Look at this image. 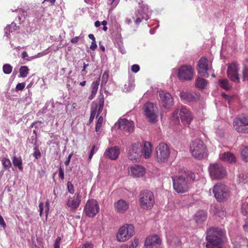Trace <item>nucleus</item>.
<instances>
[{"instance_id":"f257e3e1","label":"nucleus","mask_w":248,"mask_h":248,"mask_svg":"<svg viewBox=\"0 0 248 248\" xmlns=\"http://www.w3.org/2000/svg\"><path fill=\"white\" fill-rule=\"evenodd\" d=\"M152 152V145L148 141L136 142L132 143L127 151V157L133 163L139 162L143 156L149 158Z\"/></svg>"},{"instance_id":"f03ea898","label":"nucleus","mask_w":248,"mask_h":248,"mask_svg":"<svg viewBox=\"0 0 248 248\" xmlns=\"http://www.w3.org/2000/svg\"><path fill=\"white\" fill-rule=\"evenodd\" d=\"M171 178L174 190L178 193H184L188 191L190 182L195 180V175L191 171H185Z\"/></svg>"},{"instance_id":"7ed1b4c3","label":"nucleus","mask_w":248,"mask_h":248,"mask_svg":"<svg viewBox=\"0 0 248 248\" xmlns=\"http://www.w3.org/2000/svg\"><path fill=\"white\" fill-rule=\"evenodd\" d=\"M226 233L217 228H211L206 231V248H222L223 244L226 241Z\"/></svg>"},{"instance_id":"20e7f679","label":"nucleus","mask_w":248,"mask_h":248,"mask_svg":"<svg viewBox=\"0 0 248 248\" xmlns=\"http://www.w3.org/2000/svg\"><path fill=\"white\" fill-rule=\"evenodd\" d=\"M190 151L192 155L196 159H201L207 156L206 147L200 140H196L192 142Z\"/></svg>"},{"instance_id":"39448f33","label":"nucleus","mask_w":248,"mask_h":248,"mask_svg":"<svg viewBox=\"0 0 248 248\" xmlns=\"http://www.w3.org/2000/svg\"><path fill=\"white\" fill-rule=\"evenodd\" d=\"M139 200L141 207L144 209H151L155 203L153 193L147 190L143 191L140 193Z\"/></svg>"},{"instance_id":"423d86ee","label":"nucleus","mask_w":248,"mask_h":248,"mask_svg":"<svg viewBox=\"0 0 248 248\" xmlns=\"http://www.w3.org/2000/svg\"><path fill=\"white\" fill-rule=\"evenodd\" d=\"M135 228L131 224H125L121 227L118 230L116 235L118 241L125 242L129 240L134 234Z\"/></svg>"},{"instance_id":"0eeeda50","label":"nucleus","mask_w":248,"mask_h":248,"mask_svg":"<svg viewBox=\"0 0 248 248\" xmlns=\"http://www.w3.org/2000/svg\"><path fill=\"white\" fill-rule=\"evenodd\" d=\"M213 192L215 198L219 202H223L230 196L229 187L222 183H217L214 186Z\"/></svg>"},{"instance_id":"6e6552de","label":"nucleus","mask_w":248,"mask_h":248,"mask_svg":"<svg viewBox=\"0 0 248 248\" xmlns=\"http://www.w3.org/2000/svg\"><path fill=\"white\" fill-rule=\"evenodd\" d=\"M233 127L238 133H248V116L242 115L237 117L233 121Z\"/></svg>"},{"instance_id":"1a4fd4ad","label":"nucleus","mask_w":248,"mask_h":248,"mask_svg":"<svg viewBox=\"0 0 248 248\" xmlns=\"http://www.w3.org/2000/svg\"><path fill=\"white\" fill-rule=\"evenodd\" d=\"M208 170L211 177L214 179H222L227 175L225 168L218 163L210 164L208 167Z\"/></svg>"},{"instance_id":"9d476101","label":"nucleus","mask_w":248,"mask_h":248,"mask_svg":"<svg viewBox=\"0 0 248 248\" xmlns=\"http://www.w3.org/2000/svg\"><path fill=\"white\" fill-rule=\"evenodd\" d=\"M145 115L149 121L155 123L157 121L158 110L157 106L151 102H147L144 105Z\"/></svg>"},{"instance_id":"9b49d317","label":"nucleus","mask_w":248,"mask_h":248,"mask_svg":"<svg viewBox=\"0 0 248 248\" xmlns=\"http://www.w3.org/2000/svg\"><path fill=\"white\" fill-rule=\"evenodd\" d=\"M155 155L158 161L165 162L170 155V150L166 143H160L155 148Z\"/></svg>"},{"instance_id":"f8f14e48","label":"nucleus","mask_w":248,"mask_h":248,"mask_svg":"<svg viewBox=\"0 0 248 248\" xmlns=\"http://www.w3.org/2000/svg\"><path fill=\"white\" fill-rule=\"evenodd\" d=\"M178 77L182 81L191 80L193 77V69L190 65H182L178 69Z\"/></svg>"},{"instance_id":"ddd939ff","label":"nucleus","mask_w":248,"mask_h":248,"mask_svg":"<svg viewBox=\"0 0 248 248\" xmlns=\"http://www.w3.org/2000/svg\"><path fill=\"white\" fill-rule=\"evenodd\" d=\"M99 206L98 202L95 200H89L87 202L85 207L84 212L89 217L95 216L98 212Z\"/></svg>"},{"instance_id":"4468645a","label":"nucleus","mask_w":248,"mask_h":248,"mask_svg":"<svg viewBox=\"0 0 248 248\" xmlns=\"http://www.w3.org/2000/svg\"><path fill=\"white\" fill-rule=\"evenodd\" d=\"M104 105V98L103 93H101L98 97V105L96 103H93L91 108V113L90 117V122H92L97 111L98 115L102 111Z\"/></svg>"},{"instance_id":"2eb2a0df","label":"nucleus","mask_w":248,"mask_h":248,"mask_svg":"<svg viewBox=\"0 0 248 248\" xmlns=\"http://www.w3.org/2000/svg\"><path fill=\"white\" fill-rule=\"evenodd\" d=\"M160 103L162 107L169 109L173 105V99L171 95L164 91H160L159 93Z\"/></svg>"},{"instance_id":"dca6fc26","label":"nucleus","mask_w":248,"mask_h":248,"mask_svg":"<svg viewBox=\"0 0 248 248\" xmlns=\"http://www.w3.org/2000/svg\"><path fill=\"white\" fill-rule=\"evenodd\" d=\"M210 67L208 65V60L205 57L201 58L198 63L197 71L198 73L202 76L207 78L209 76L208 71Z\"/></svg>"},{"instance_id":"f3484780","label":"nucleus","mask_w":248,"mask_h":248,"mask_svg":"<svg viewBox=\"0 0 248 248\" xmlns=\"http://www.w3.org/2000/svg\"><path fill=\"white\" fill-rule=\"evenodd\" d=\"M161 244V240L157 235L148 236L145 239L144 246L145 248H159Z\"/></svg>"},{"instance_id":"a211bd4d","label":"nucleus","mask_w":248,"mask_h":248,"mask_svg":"<svg viewBox=\"0 0 248 248\" xmlns=\"http://www.w3.org/2000/svg\"><path fill=\"white\" fill-rule=\"evenodd\" d=\"M179 116L182 123L184 125H188L193 119L191 112L185 107L181 108Z\"/></svg>"},{"instance_id":"6ab92c4d","label":"nucleus","mask_w":248,"mask_h":248,"mask_svg":"<svg viewBox=\"0 0 248 248\" xmlns=\"http://www.w3.org/2000/svg\"><path fill=\"white\" fill-rule=\"evenodd\" d=\"M80 202L81 199L79 193L77 192L73 197L68 198L66 202V204L72 211H74L78 207Z\"/></svg>"},{"instance_id":"aec40b11","label":"nucleus","mask_w":248,"mask_h":248,"mask_svg":"<svg viewBox=\"0 0 248 248\" xmlns=\"http://www.w3.org/2000/svg\"><path fill=\"white\" fill-rule=\"evenodd\" d=\"M180 97L182 101L186 103L197 101L200 97V94L190 92H182L180 93Z\"/></svg>"},{"instance_id":"412c9836","label":"nucleus","mask_w":248,"mask_h":248,"mask_svg":"<svg viewBox=\"0 0 248 248\" xmlns=\"http://www.w3.org/2000/svg\"><path fill=\"white\" fill-rule=\"evenodd\" d=\"M227 76L231 80L235 82H238L239 81L238 68L236 64L232 63L229 65L227 70Z\"/></svg>"},{"instance_id":"4be33fe9","label":"nucleus","mask_w":248,"mask_h":248,"mask_svg":"<svg viewBox=\"0 0 248 248\" xmlns=\"http://www.w3.org/2000/svg\"><path fill=\"white\" fill-rule=\"evenodd\" d=\"M145 169L139 165L131 166L129 169V174L133 177H140L144 175Z\"/></svg>"},{"instance_id":"5701e85b","label":"nucleus","mask_w":248,"mask_h":248,"mask_svg":"<svg viewBox=\"0 0 248 248\" xmlns=\"http://www.w3.org/2000/svg\"><path fill=\"white\" fill-rule=\"evenodd\" d=\"M118 127L121 130L130 132L133 131L134 124L132 121L122 119L118 121Z\"/></svg>"},{"instance_id":"b1692460","label":"nucleus","mask_w":248,"mask_h":248,"mask_svg":"<svg viewBox=\"0 0 248 248\" xmlns=\"http://www.w3.org/2000/svg\"><path fill=\"white\" fill-rule=\"evenodd\" d=\"M115 210L119 213H124L129 208V203L124 200H119L114 204Z\"/></svg>"},{"instance_id":"393cba45","label":"nucleus","mask_w":248,"mask_h":248,"mask_svg":"<svg viewBox=\"0 0 248 248\" xmlns=\"http://www.w3.org/2000/svg\"><path fill=\"white\" fill-rule=\"evenodd\" d=\"M119 154L120 149L117 146L109 148L105 153V155L112 160L116 159Z\"/></svg>"},{"instance_id":"a878e982","label":"nucleus","mask_w":248,"mask_h":248,"mask_svg":"<svg viewBox=\"0 0 248 248\" xmlns=\"http://www.w3.org/2000/svg\"><path fill=\"white\" fill-rule=\"evenodd\" d=\"M219 157L221 160L229 163H234L236 160L234 155L229 152L220 154Z\"/></svg>"},{"instance_id":"bb28decb","label":"nucleus","mask_w":248,"mask_h":248,"mask_svg":"<svg viewBox=\"0 0 248 248\" xmlns=\"http://www.w3.org/2000/svg\"><path fill=\"white\" fill-rule=\"evenodd\" d=\"M194 218L198 224H201L206 219L207 214L204 211H200L195 214Z\"/></svg>"},{"instance_id":"cd10ccee","label":"nucleus","mask_w":248,"mask_h":248,"mask_svg":"<svg viewBox=\"0 0 248 248\" xmlns=\"http://www.w3.org/2000/svg\"><path fill=\"white\" fill-rule=\"evenodd\" d=\"M99 85V80H96L92 83L91 85V94L89 97V99L92 100L94 98L97 92Z\"/></svg>"},{"instance_id":"c85d7f7f","label":"nucleus","mask_w":248,"mask_h":248,"mask_svg":"<svg viewBox=\"0 0 248 248\" xmlns=\"http://www.w3.org/2000/svg\"><path fill=\"white\" fill-rule=\"evenodd\" d=\"M207 83L208 82L207 80L205 79L201 78H198L196 80L195 85L196 87L202 89L205 88Z\"/></svg>"},{"instance_id":"c756f323","label":"nucleus","mask_w":248,"mask_h":248,"mask_svg":"<svg viewBox=\"0 0 248 248\" xmlns=\"http://www.w3.org/2000/svg\"><path fill=\"white\" fill-rule=\"evenodd\" d=\"M12 161L15 167H17L19 170H22V161L20 157H17L16 156H13L12 158Z\"/></svg>"},{"instance_id":"7c9ffc66","label":"nucleus","mask_w":248,"mask_h":248,"mask_svg":"<svg viewBox=\"0 0 248 248\" xmlns=\"http://www.w3.org/2000/svg\"><path fill=\"white\" fill-rule=\"evenodd\" d=\"M212 208H215V214L217 215L218 216L223 217L226 215V212L224 209L221 206H213Z\"/></svg>"},{"instance_id":"2f4dec72","label":"nucleus","mask_w":248,"mask_h":248,"mask_svg":"<svg viewBox=\"0 0 248 248\" xmlns=\"http://www.w3.org/2000/svg\"><path fill=\"white\" fill-rule=\"evenodd\" d=\"M241 212L244 215L248 213V197L242 201Z\"/></svg>"},{"instance_id":"473e14b6","label":"nucleus","mask_w":248,"mask_h":248,"mask_svg":"<svg viewBox=\"0 0 248 248\" xmlns=\"http://www.w3.org/2000/svg\"><path fill=\"white\" fill-rule=\"evenodd\" d=\"M241 155L244 161L248 162V146L242 148L241 149Z\"/></svg>"},{"instance_id":"72a5a7b5","label":"nucleus","mask_w":248,"mask_h":248,"mask_svg":"<svg viewBox=\"0 0 248 248\" xmlns=\"http://www.w3.org/2000/svg\"><path fill=\"white\" fill-rule=\"evenodd\" d=\"M219 82L220 86L224 89L227 91L231 89V85L229 84L227 79H220Z\"/></svg>"},{"instance_id":"f704fd0d","label":"nucleus","mask_w":248,"mask_h":248,"mask_svg":"<svg viewBox=\"0 0 248 248\" xmlns=\"http://www.w3.org/2000/svg\"><path fill=\"white\" fill-rule=\"evenodd\" d=\"M29 69L26 66H22L19 69L20 76L22 78L27 77L29 74Z\"/></svg>"},{"instance_id":"c9c22d12","label":"nucleus","mask_w":248,"mask_h":248,"mask_svg":"<svg viewBox=\"0 0 248 248\" xmlns=\"http://www.w3.org/2000/svg\"><path fill=\"white\" fill-rule=\"evenodd\" d=\"M1 163L3 167L5 170H8L12 166L11 162L8 158H3L1 160Z\"/></svg>"},{"instance_id":"e433bc0d","label":"nucleus","mask_w":248,"mask_h":248,"mask_svg":"<svg viewBox=\"0 0 248 248\" xmlns=\"http://www.w3.org/2000/svg\"><path fill=\"white\" fill-rule=\"evenodd\" d=\"M237 181L239 184H244L247 182V176L243 173H239L238 175Z\"/></svg>"},{"instance_id":"4c0bfd02","label":"nucleus","mask_w":248,"mask_h":248,"mask_svg":"<svg viewBox=\"0 0 248 248\" xmlns=\"http://www.w3.org/2000/svg\"><path fill=\"white\" fill-rule=\"evenodd\" d=\"M12 66L9 64H5L3 66V71L5 74H9L12 72Z\"/></svg>"},{"instance_id":"58836bf2","label":"nucleus","mask_w":248,"mask_h":248,"mask_svg":"<svg viewBox=\"0 0 248 248\" xmlns=\"http://www.w3.org/2000/svg\"><path fill=\"white\" fill-rule=\"evenodd\" d=\"M103 118L102 116H100L98 119L95 126V130L96 132L100 130L103 123Z\"/></svg>"},{"instance_id":"ea45409f","label":"nucleus","mask_w":248,"mask_h":248,"mask_svg":"<svg viewBox=\"0 0 248 248\" xmlns=\"http://www.w3.org/2000/svg\"><path fill=\"white\" fill-rule=\"evenodd\" d=\"M139 244V239L138 238H134L131 242V243L128 245L129 248H136Z\"/></svg>"},{"instance_id":"a19ab883","label":"nucleus","mask_w":248,"mask_h":248,"mask_svg":"<svg viewBox=\"0 0 248 248\" xmlns=\"http://www.w3.org/2000/svg\"><path fill=\"white\" fill-rule=\"evenodd\" d=\"M67 188L68 192L70 193L73 194L74 193L75 190H74L73 185L70 181H68L67 183Z\"/></svg>"},{"instance_id":"79ce46f5","label":"nucleus","mask_w":248,"mask_h":248,"mask_svg":"<svg viewBox=\"0 0 248 248\" xmlns=\"http://www.w3.org/2000/svg\"><path fill=\"white\" fill-rule=\"evenodd\" d=\"M25 85L26 84L24 82L18 83L16 86V91H22L24 89Z\"/></svg>"},{"instance_id":"37998d69","label":"nucleus","mask_w":248,"mask_h":248,"mask_svg":"<svg viewBox=\"0 0 248 248\" xmlns=\"http://www.w3.org/2000/svg\"><path fill=\"white\" fill-rule=\"evenodd\" d=\"M33 155L36 159L39 158L41 156V153L37 148H34V152L33 154Z\"/></svg>"},{"instance_id":"c03bdc74","label":"nucleus","mask_w":248,"mask_h":248,"mask_svg":"<svg viewBox=\"0 0 248 248\" xmlns=\"http://www.w3.org/2000/svg\"><path fill=\"white\" fill-rule=\"evenodd\" d=\"M61 240V238L60 237H58L55 241V243L54 245V248H60V244Z\"/></svg>"},{"instance_id":"a18cd8bd","label":"nucleus","mask_w":248,"mask_h":248,"mask_svg":"<svg viewBox=\"0 0 248 248\" xmlns=\"http://www.w3.org/2000/svg\"><path fill=\"white\" fill-rule=\"evenodd\" d=\"M131 70L134 73H137L140 70V66L138 64H133L131 67Z\"/></svg>"},{"instance_id":"49530a36","label":"nucleus","mask_w":248,"mask_h":248,"mask_svg":"<svg viewBox=\"0 0 248 248\" xmlns=\"http://www.w3.org/2000/svg\"><path fill=\"white\" fill-rule=\"evenodd\" d=\"M45 204H46V207L45 212H46V217H47L48 214L49 210V201L48 200H46V202Z\"/></svg>"},{"instance_id":"de8ad7c7","label":"nucleus","mask_w":248,"mask_h":248,"mask_svg":"<svg viewBox=\"0 0 248 248\" xmlns=\"http://www.w3.org/2000/svg\"><path fill=\"white\" fill-rule=\"evenodd\" d=\"M10 27L11 32H12L13 31H16L17 29V27L16 23L13 22L9 26Z\"/></svg>"},{"instance_id":"09e8293b","label":"nucleus","mask_w":248,"mask_h":248,"mask_svg":"<svg viewBox=\"0 0 248 248\" xmlns=\"http://www.w3.org/2000/svg\"><path fill=\"white\" fill-rule=\"evenodd\" d=\"M4 32H5V36H6L7 37H9V36L10 35V33L11 32L10 27H9V26H7L4 29Z\"/></svg>"},{"instance_id":"8fccbe9b","label":"nucleus","mask_w":248,"mask_h":248,"mask_svg":"<svg viewBox=\"0 0 248 248\" xmlns=\"http://www.w3.org/2000/svg\"><path fill=\"white\" fill-rule=\"evenodd\" d=\"M59 176L61 179H64V171L61 167H60L59 170Z\"/></svg>"},{"instance_id":"3c124183","label":"nucleus","mask_w":248,"mask_h":248,"mask_svg":"<svg viewBox=\"0 0 248 248\" xmlns=\"http://www.w3.org/2000/svg\"><path fill=\"white\" fill-rule=\"evenodd\" d=\"M39 214L40 216H42L43 213V209H44V204L43 202H40L39 204Z\"/></svg>"},{"instance_id":"603ef678","label":"nucleus","mask_w":248,"mask_h":248,"mask_svg":"<svg viewBox=\"0 0 248 248\" xmlns=\"http://www.w3.org/2000/svg\"><path fill=\"white\" fill-rule=\"evenodd\" d=\"M95 145H93L92 149H91V150L90 151V154H89V160H91L93 155V154H94V149H95Z\"/></svg>"},{"instance_id":"864d4df0","label":"nucleus","mask_w":248,"mask_h":248,"mask_svg":"<svg viewBox=\"0 0 248 248\" xmlns=\"http://www.w3.org/2000/svg\"><path fill=\"white\" fill-rule=\"evenodd\" d=\"M90 48L92 50H94L97 48V45L96 44L95 40L94 41H92L91 45L90 46Z\"/></svg>"},{"instance_id":"5fc2aeb1","label":"nucleus","mask_w":248,"mask_h":248,"mask_svg":"<svg viewBox=\"0 0 248 248\" xmlns=\"http://www.w3.org/2000/svg\"><path fill=\"white\" fill-rule=\"evenodd\" d=\"M0 225L5 228L6 227V224L4 221L2 217L0 215Z\"/></svg>"},{"instance_id":"6e6d98bb","label":"nucleus","mask_w":248,"mask_h":248,"mask_svg":"<svg viewBox=\"0 0 248 248\" xmlns=\"http://www.w3.org/2000/svg\"><path fill=\"white\" fill-rule=\"evenodd\" d=\"M82 248H93V247L91 243H86L83 245Z\"/></svg>"},{"instance_id":"4d7b16f0","label":"nucleus","mask_w":248,"mask_h":248,"mask_svg":"<svg viewBox=\"0 0 248 248\" xmlns=\"http://www.w3.org/2000/svg\"><path fill=\"white\" fill-rule=\"evenodd\" d=\"M243 228L245 231L248 232V218L246 219L245 223L243 225Z\"/></svg>"},{"instance_id":"13d9d810","label":"nucleus","mask_w":248,"mask_h":248,"mask_svg":"<svg viewBox=\"0 0 248 248\" xmlns=\"http://www.w3.org/2000/svg\"><path fill=\"white\" fill-rule=\"evenodd\" d=\"M108 72H107V71H105L103 73V75L102 76V79L103 80H107L108 79Z\"/></svg>"},{"instance_id":"bf43d9fd","label":"nucleus","mask_w":248,"mask_h":248,"mask_svg":"<svg viewBox=\"0 0 248 248\" xmlns=\"http://www.w3.org/2000/svg\"><path fill=\"white\" fill-rule=\"evenodd\" d=\"M243 78H245V77H247L248 74V69L247 67H244L243 70Z\"/></svg>"},{"instance_id":"052dcab7","label":"nucleus","mask_w":248,"mask_h":248,"mask_svg":"<svg viewBox=\"0 0 248 248\" xmlns=\"http://www.w3.org/2000/svg\"><path fill=\"white\" fill-rule=\"evenodd\" d=\"M119 2V0H112L111 4L113 7H115Z\"/></svg>"},{"instance_id":"680f3d73","label":"nucleus","mask_w":248,"mask_h":248,"mask_svg":"<svg viewBox=\"0 0 248 248\" xmlns=\"http://www.w3.org/2000/svg\"><path fill=\"white\" fill-rule=\"evenodd\" d=\"M72 155V154H70L68 155L66 160L64 162V164L65 165L67 166L69 164Z\"/></svg>"},{"instance_id":"e2e57ef3","label":"nucleus","mask_w":248,"mask_h":248,"mask_svg":"<svg viewBox=\"0 0 248 248\" xmlns=\"http://www.w3.org/2000/svg\"><path fill=\"white\" fill-rule=\"evenodd\" d=\"M79 40V37L76 36L71 40V42L73 44L77 43Z\"/></svg>"},{"instance_id":"0e129e2a","label":"nucleus","mask_w":248,"mask_h":248,"mask_svg":"<svg viewBox=\"0 0 248 248\" xmlns=\"http://www.w3.org/2000/svg\"><path fill=\"white\" fill-rule=\"evenodd\" d=\"M144 18L143 16H142V17H138L137 18L136 20H135V22L136 24H139L141 22L142 19Z\"/></svg>"},{"instance_id":"69168bd1","label":"nucleus","mask_w":248,"mask_h":248,"mask_svg":"<svg viewBox=\"0 0 248 248\" xmlns=\"http://www.w3.org/2000/svg\"><path fill=\"white\" fill-rule=\"evenodd\" d=\"M21 56L23 59H26L28 57V55L26 51H23L21 54Z\"/></svg>"},{"instance_id":"338daca9","label":"nucleus","mask_w":248,"mask_h":248,"mask_svg":"<svg viewBox=\"0 0 248 248\" xmlns=\"http://www.w3.org/2000/svg\"><path fill=\"white\" fill-rule=\"evenodd\" d=\"M89 38L92 40V41H94L95 40V37L93 34H90L88 35Z\"/></svg>"},{"instance_id":"774afa93","label":"nucleus","mask_w":248,"mask_h":248,"mask_svg":"<svg viewBox=\"0 0 248 248\" xmlns=\"http://www.w3.org/2000/svg\"><path fill=\"white\" fill-rule=\"evenodd\" d=\"M178 109H177V110H176L173 112V115H172L173 117V118L176 117V119H177V118H178V116H177V114H178Z\"/></svg>"}]
</instances>
